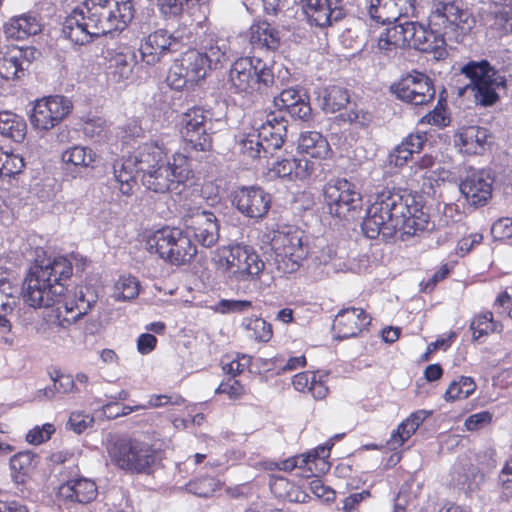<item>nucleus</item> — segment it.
Segmentation results:
<instances>
[{
    "label": "nucleus",
    "instance_id": "1",
    "mask_svg": "<svg viewBox=\"0 0 512 512\" xmlns=\"http://www.w3.org/2000/svg\"><path fill=\"white\" fill-rule=\"evenodd\" d=\"M429 216L405 191L387 190L379 193L367 209L362 231L367 238L390 239L397 232L413 236L429 230Z\"/></svg>",
    "mask_w": 512,
    "mask_h": 512
},
{
    "label": "nucleus",
    "instance_id": "2",
    "mask_svg": "<svg viewBox=\"0 0 512 512\" xmlns=\"http://www.w3.org/2000/svg\"><path fill=\"white\" fill-rule=\"evenodd\" d=\"M133 17L130 0H85L65 19L64 32L72 41L85 44L93 37L124 30Z\"/></svg>",
    "mask_w": 512,
    "mask_h": 512
},
{
    "label": "nucleus",
    "instance_id": "3",
    "mask_svg": "<svg viewBox=\"0 0 512 512\" xmlns=\"http://www.w3.org/2000/svg\"><path fill=\"white\" fill-rule=\"evenodd\" d=\"M71 262L63 257L40 256L30 267L23 282V299L33 308H50L65 292L62 281L72 275Z\"/></svg>",
    "mask_w": 512,
    "mask_h": 512
},
{
    "label": "nucleus",
    "instance_id": "4",
    "mask_svg": "<svg viewBox=\"0 0 512 512\" xmlns=\"http://www.w3.org/2000/svg\"><path fill=\"white\" fill-rule=\"evenodd\" d=\"M166 160L168 157L164 147L151 142L139 146L126 159L115 163L114 176L121 193L130 196L137 186L136 174H147Z\"/></svg>",
    "mask_w": 512,
    "mask_h": 512
},
{
    "label": "nucleus",
    "instance_id": "5",
    "mask_svg": "<svg viewBox=\"0 0 512 512\" xmlns=\"http://www.w3.org/2000/svg\"><path fill=\"white\" fill-rule=\"evenodd\" d=\"M288 121L284 116L269 113L266 121L258 128H252L238 142L239 152L250 159H258L272 154L284 143Z\"/></svg>",
    "mask_w": 512,
    "mask_h": 512
},
{
    "label": "nucleus",
    "instance_id": "6",
    "mask_svg": "<svg viewBox=\"0 0 512 512\" xmlns=\"http://www.w3.org/2000/svg\"><path fill=\"white\" fill-rule=\"evenodd\" d=\"M229 82L237 93L252 95L267 94L274 87L278 88V78L273 67H269L259 58L241 57L230 68Z\"/></svg>",
    "mask_w": 512,
    "mask_h": 512
},
{
    "label": "nucleus",
    "instance_id": "7",
    "mask_svg": "<svg viewBox=\"0 0 512 512\" xmlns=\"http://www.w3.org/2000/svg\"><path fill=\"white\" fill-rule=\"evenodd\" d=\"M146 249L172 265L189 263L197 254L196 245L179 228L165 227L148 236Z\"/></svg>",
    "mask_w": 512,
    "mask_h": 512
},
{
    "label": "nucleus",
    "instance_id": "8",
    "mask_svg": "<svg viewBox=\"0 0 512 512\" xmlns=\"http://www.w3.org/2000/svg\"><path fill=\"white\" fill-rule=\"evenodd\" d=\"M461 74L470 80L466 88L474 92L476 104L488 107L500 98L498 91L506 88V78L487 60L470 61L460 69Z\"/></svg>",
    "mask_w": 512,
    "mask_h": 512
},
{
    "label": "nucleus",
    "instance_id": "9",
    "mask_svg": "<svg viewBox=\"0 0 512 512\" xmlns=\"http://www.w3.org/2000/svg\"><path fill=\"white\" fill-rule=\"evenodd\" d=\"M271 248L274 265L283 274L296 271L308 254L303 231L291 227L274 233Z\"/></svg>",
    "mask_w": 512,
    "mask_h": 512
},
{
    "label": "nucleus",
    "instance_id": "10",
    "mask_svg": "<svg viewBox=\"0 0 512 512\" xmlns=\"http://www.w3.org/2000/svg\"><path fill=\"white\" fill-rule=\"evenodd\" d=\"M264 266V262L250 246L236 244L220 250L219 268L230 273L237 281L255 279L262 273Z\"/></svg>",
    "mask_w": 512,
    "mask_h": 512
},
{
    "label": "nucleus",
    "instance_id": "11",
    "mask_svg": "<svg viewBox=\"0 0 512 512\" xmlns=\"http://www.w3.org/2000/svg\"><path fill=\"white\" fill-rule=\"evenodd\" d=\"M107 451L111 461L119 468L128 471H146L156 459L148 444L117 438L108 443Z\"/></svg>",
    "mask_w": 512,
    "mask_h": 512
},
{
    "label": "nucleus",
    "instance_id": "12",
    "mask_svg": "<svg viewBox=\"0 0 512 512\" xmlns=\"http://www.w3.org/2000/svg\"><path fill=\"white\" fill-rule=\"evenodd\" d=\"M192 177L188 159L182 154L173 156V162L166 160L160 166L142 175V184L155 193H166L185 183Z\"/></svg>",
    "mask_w": 512,
    "mask_h": 512
},
{
    "label": "nucleus",
    "instance_id": "13",
    "mask_svg": "<svg viewBox=\"0 0 512 512\" xmlns=\"http://www.w3.org/2000/svg\"><path fill=\"white\" fill-rule=\"evenodd\" d=\"M181 134L186 144L196 151L212 148L213 121L211 114L202 108H192L182 115Z\"/></svg>",
    "mask_w": 512,
    "mask_h": 512
},
{
    "label": "nucleus",
    "instance_id": "14",
    "mask_svg": "<svg viewBox=\"0 0 512 512\" xmlns=\"http://www.w3.org/2000/svg\"><path fill=\"white\" fill-rule=\"evenodd\" d=\"M324 200L331 215L348 218L361 208L362 197L356 186L346 179H332L324 187Z\"/></svg>",
    "mask_w": 512,
    "mask_h": 512
},
{
    "label": "nucleus",
    "instance_id": "15",
    "mask_svg": "<svg viewBox=\"0 0 512 512\" xmlns=\"http://www.w3.org/2000/svg\"><path fill=\"white\" fill-rule=\"evenodd\" d=\"M189 39V35H185L184 31L176 30L169 33L165 29H159L149 34L140 44L141 60L148 66H154L167 53L178 52Z\"/></svg>",
    "mask_w": 512,
    "mask_h": 512
},
{
    "label": "nucleus",
    "instance_id": "16",
    "mask_svg": "<svg viewBox=\"0 0 512 512\" xmlns=\"http://www.w3.org/2000/svg\"><path fill=\"white\" fill-rule=\"evenodd\" d=\"M397 99L414 106H425L435 98L432 80L421 72L414 71L391 86Z\"/></svg>",
    "mask_w": 512,
    "mask_h": 512
},
{
    "label": "nucleus",
    "instance_id": "17",
    "mask_svg": "<svg viewBox=\"0 0 512 512\" xmlns=\"http://www.w3.org/2000/svg\"><path fill=\"white\" fill-rule=\"evenodd\" d=\"M72 108V102L64 96L55 95L39 99L30 113L31 125L37 130L48 131L63 121Z\"/></svg>",
    "mask_w": 512,
    "mask_h": 512
},
{
    "label": "nucleus",
    "instance_id": "18",
    "mask_svg": "<svg viewBox=\"0 0 512 512\" xmlns=\"http://www.w3.org/2000/svg\"><path fill=\"white\" fill-rule=\"evenodd\" d=\"M187 230L203 247L210 248L219 240V223L213 212L200 208H189L184 214Z\"/></svg>",
    "mask_w": 512,
    "mask_h": 512
},
{
    "label": "nucleus",
    "instance_id": "19",
    "mask_svg": "<svg viewBox=\"0 0 512 512\" xmlns=\"http://www.w3.org/2000/svg\"><path fill=\"white\" fill-rule=\"evenodd\" d=\"M368 15L381 24L418 17L417 0H369Z\"/></svg>",
    "mask_w": 512,
    "mask_h": 512
},
{
    "label": "nucleus",
    "instance_id": "20",
    "mask_svg": "<svg viewBox=\"0 0 512 512\" xmlns=\"http://www.w3.org/2000/svg\"><path fill=\"white\" fill-rule=\"evenodd\" d=\"M233 204L244 216L260 219L267 214L271 198L259 187H242L234 192Z\"/></svg>",
    "mask_w": 512,
    "mask_h": 512
},
{
    "label": "nucleus",
    "instance_id": "21",
    "mask_svg": "<svg viewBox=\"0 0 512 512\" xmlns=\"http://www.w3.org/2000/svg\"><path fill=\"white\" fill-rule=\"evenodd\" d=\"M433 7L429 15V23L432 26L447 29L465 30V24L469 19L467 12L460 10L451 0H432Z\"/></svg>",
    "mask_w": 512,
    "mask_h": 512
},
{
    "label": "nucleus",
    "instance_id": "22",
    "mask_svg": "<svg viewBox=\"0 0 512 512\" xmlns=\"http://www.w3.org/2000/svg\"><path fill=\"white\" fill-rule=\"evenodd\" d=\"M304 12L310 23L318 27L331 26L345 17V10L340 6L342 0H302Z\"/></svg>",
    "mask_w": 512,
    "mask_h": 512
},
{
    "label": "nucleus",
    "instance_id": "23",
    "mask_svg": "<svg viewBox=\"0 0 512 512\" xmlns=\"http://www.w3.org/2000/svg\"><path fill=\"white\" fill-rule=\"evenodd\" d=\"M493 179L484 170L473 171L460 183V191L474 206L484 205L492 194Z\"/></svg>",
    "mask_w": 512,
    "mask_h": 512
},
{
    "label": "nucleus",
    "instance_id": "24",
    "mask_svg": "<svg viewBox=\"0 0 512 512\" xmlns=\"http://www.w3.org/2000/svg\"><path fill=\"white\" fill-rule=\"evenodd\" d=\"M249 43L254 50L276 51L281 45L278 29L267 21H258L249 28Z\"/></svg>",
    "mask_w": 512,
    "mask_h": 512
},
{
    "label": "nucleus",
    "instance_id": "25",
    "mask_svg": "<svg viewBox=\"0 0 512 512\" xmlns=\"http://www.w3.org/2000/svg\"><path fill=\"white\" fill-rule=\"evenodd\" d=\"M97 494L95 482L86 478L69 480L58 489L59 498L78 503H89L96 498Z\"/></svg>",
    "mask_w": 512,
    "mask_h": 512
},
{
    "label": "nucleus",
    "instance_id": "26",
    "mask_svg": "<svg viewBox=\"0 0 512 512\" xmlns=\"http://www.w3.org/2000/svg\"><path fill=\"white\" fill-rule=\"evenodd\" d=\"M314 170V163L305 158L294 157L283 158L272 167L275 175L290 180H305L311 176Z\"/></svg>",
    "mask_w": 512,
    "mask_h": 512
},
{
    "label": "nucleus",
    "instance_id": "27",
    "mask_svg": "<svg viewBox=\"0 0 512 512\" xmlns=\"http://www.w3.org/2000/svg\"><path fill=\"white\" fill-rule=\"evenodd\" d=\"M298 151L315 159H326L331 152L328 141L316 131L301 133L298 139Z\"/></svg>",
    "mask_w": 512,
    "mask_h": 512
},
{
    "label": "nucleus",
    "instance_id": "28",
    "mask_svg": "<svg viewBox=\"0 0 512 512\" xmlns=\"http://www.w3.org/2000/svg\"><path fill=\"white\" fill-rule=\"evenodd\" d=\"M485 25L501 37L512 32V5H493L484 18Z\"/></svg>",
    "mask_w": 512,
    "mask_h": 512
},
{
    "label": "nucleus",
    "instance_id": "29",
    "mask_svg": "<svg viewBox=\"0 0 512 512\" xmlns=\"http://www.w3.org/2000/svg\"><path fill=\"white\" fill-rule=\"evenodd\" d=\"M40 31L41 24L38 18L31 14L13 17L4 25V32L9 38L24 39Z\"/></svg>",
    "mask_w": 512,
    "mask_h": 512
},
{
    "label": "nucleus",
    "instance_id": "30",
    "mask_svg": "<svg viewBox=\"0 0 512 512\" xmlns=\"http://www.w3.org/2000/svg\"><path fill=\"white\" fill-rule=\"evenodd\" d=\"M490 135L486 128L469 126L461 130L459 140L466 153L481 154Z\"/></svg>",
    "mask_w": 512,
    "mask_h": 512
},
{
    "label": "nucleus",
    "instance_id": "31",
    "mask_svg": "<svg viewBox=\"0 0 512 512\" xmlns=\"http://www.w3.org/2000/svg\"><path fill=\"white\" fill-rule=\"evenodd\" d=\"M26 132L27 125L21 116L11 111H0V135L20 143Z\"/></svg>",
    "mask_w": 512,
    "mask_h": 512
},
{
    "label": "nucleus",
    "instance_id": "32",
    "mask_svg": "<svg viewBox=\"0 0 512 512\" xmlns=\"http://www.w3.org/2000/svg\"><path fill=\"white\" fill-rule=\"evenodd\" d=\"M178 61L184 68L186 75L188 74L190 80L195 84L206 77L209 68L207 67V60L201 52L195 49L188 50Z\"/></svg>",
    "mask_w": 512,
    "mask_h": 512
},
{
    "label": "nucleus",
    "instance_id": "33",
    "mask_svg": "<svg viewBox=\"0 0 512 512\" xmlns=\"http://www.w3.org/2000/svg\"><path fill=\"white\" fill-rule=\"evenodd\" d=\"M203 49L202 56L207 60V67L217 68L227 59L229 44L226 39L209 36L204 40Z\"/></svg>",
    "mask_w": 512,
    "mask_h": 512
},
{
    "label": "nucleus",
    "instance_id": "34",
    "mask_svg": "<svg viewBox=\"0 0 512 512\" xmlns=\"http://www.w3.org/2000/svg\"><path fill=\"white\" fill-rule=\"evenodd\" d=\"M270 490L279 499L289 502H304L307 495L300 488L282 476L272 477Z\"/></svg>",
    "mask_w": 512,
    "mask_h": 512
},
{
    "label": "nucleus",
    "instance_id": "35",
    "mask_svg": "<svg viewBox=\"0 0 512 512\" xmlns=\"http://www.w3.org/2000/svg\"><path fill=\"white\" fill-rule=\"evenodd\" d=\"M440 30L439 28L438 30L426 29L419 23L413 48L422 52H433L440 49L445 44Z\"/></svg>",
    "mask_w": 512,
    "mask_h": 512
},
{
    "label": "nucleus",
    "instance_id": "36",
    "mask_svg": "<svg viewBox=\"0 0 512 512\" xmlns=\"http://www.w3.org/2000/svg\"><path fill=\"white\" fill-rule=\"evenodd\" d=\"M22 51L12 49L0 57V77L5 80L20 78L24 74Z\"/></svg>",
    "mask_w": 512,
    "mask_h": 512
},
{
    "label": "nucleus",
    "instance_id": "37",
    "mask_svg": "<svg viewBox=\"0 0 512 512\" xmlns=\"http://www.w3.org/2000/svg\"><path fill=\"white\" fill-rule=\"evenodd\" d=\"M350 101L347 89L340 86H329L322 92V108L326 112L334 113L343 109Z\"/></svg>",
    "mask_w": 512,
    "mask_h": 512
},
{
    "label": "nucleus",
    "instance_id": "38",
    "mask_svg": "<svg viewBox=\"0 0 512 512\" xmlns=\"http://www.w3.org/2000/svg\"><path fill=\"white\" fill-rule=\"evenodd\" d=\"M38 456L30 451L15 454L10 459V468L16 482H23V477L36 466Z\"/></svg>",
    "mask_w": 512,
    "mask_h": 512
},
{
    "label": "nucleus",
    "instance_id": "39",
    "mask_svg": "<svg viewBox=\"0 0 512 512\" xmlns=\"http://www.w3.org/2000/svg\"><path fill=\"white\" fill-rule=\"evenodd\" d=\"M140 292V282L134 276H121L114 283L112 297L116 301H130L135 299Z\"/></svg>",
    "mask_w": 512,
    "mask_h": 512
},
{
    "label": "nucleus",
    "instance_id": "40",
    "mask_svg": "<svg viewBox=\"0 0 512 512\" xmlns=\"http://www.w3.org/2000/svg\"><path fill=\"white\" fill-rule=\"evenodd\" d=\"M95 160L92 149L84 146H73L62 153V161L75 167H89Z\"/></svg>",
    "mask_w": 512,
    "mask_h": 512
},
{
    "label": "nucleus",
    "instance_id": "41",
    "mask_svg": "<svg viewBox=\"0 0 512 512\" xmlns=\"http://www.w3.org/2000/svg\"><path fill=\"white\" fill-rule=\"evenodd\" d=\"M136 55L117 54L111 61V75L117 82L129 79L133 74Z\"/></svg>",
    "mask_w": 512,
    "mask_h": 512
},
{
    "label": "nucleus",
    "instance_id": "42",
    "mask_svg": "<svg viewBox=\"0 0 512 512\" xmlns=\"http://www.w3.org/2000/svg\"><path fill=\"white\" fill-rule=\"evenodd\" d=\"M184 403V399L179 395H151L147 404L145 405H135V406H123L122 413L123 415H128L134 411H138L141 409L147 408H157L165 405H181Z\"/></svg>",
    "mask_w": 512,
    "mask_h": 512
},
{
    "label": "nucleus",
    "instance_id": "43",
    "mask_svg": "<svg viewBox=\"0 0 512 512\" xmlns=\"http://www.w3.org/2000/svg\"><path fill=\"white\" fill-rule=\"evenodd\" d=\"M476 385L471 377L461 376L459 380L453 381L445 392V399L452 401L466 399L475 390Z\"/></svg>",
    "mask_w": 512,
    "mask_h": 512
},
{
    "label": "nucleus",
    "instance_id": "44",
    "mask_svg": "<svg viewBox=\"0 0 512 512\" xmlns=\"http://www.w3.org/2000/svg\"><path fill=\"white\" fill-rule=\"evenodd\" d=\"M340 118L342 121L348 122L360 129H367L374 120V116L370 111L357 105L351 108L348 112L342 113Z\"/></svg>",
    "mask_w": 512,
    "mask_h": 512
},
{
    "label": "nucleus",
    "instance_id": "45",
    "mask_svg": "<svg viewBox=\"0 0 512 512\" xmlns=\"http://www.w3.org/2000/svg\"><path fill=\"white\" fill-rule=\"evenodd\" d=\"M329 446H319L314 451L308 452L305 455L308 463V470L313 473L315 470L320 472H326L329 470V464L326 462V458L330 454Z\"/></svg>",
    "mask_w": 512,
    "mask_h": 512
},
{
    "label": "nucleus",
    "instance_id": "46",
    "mask_svg": "<svg viewBox=\"0 0 512 512\" xmlns=\"http://www.w3.org/2000/svg\"><path fill=\"white\" fill-rule=\"evenodd\" d=\"M306 95L295 88L283 89L278 96L274 97V105L279 110L277 115H281L283 110H289L293 105L302 100ZM276 114V112H274Z\"/></svg>",
    "mask_w": 512,
    "mask_h": 512
},
{
    "label": "nucleus",
    "instance_id": "47",
    "mask_svg": "<svg viewBox=\"0 0 512 512\" xmlns=\"http://www.w3.org/2000/svg\"><path fill=\"white\" fill-rule=\"evenodd\" d=\"M166 80L168 85L175 90H181L185 87L195 85V83L190 80V77L188 75L186 76L185 70L178 60L170 67Z\"/></svg>",
    "mask_w": 512,
    "mask_h": 512
},
{
    "label": "nucleus",
    "instance_id": "48",
    "mask_svg": "<svg viewBox=\"0 0 512 512\" xmlns=\"http://www.w3.org/2000/svg\"><path fill=\"white\" fill-rule=\"evenodd\" d=\"M24 159L20 155L2 152L0 154V173L5 176H12L22 172Z\"/></svg>",
    "mask_w": 512,
    "mask_h": 512
},
{
    "label": "nucleus",
    "instance_id": "49",
    "mask_svg": "<svg viewBox=\"0 0 512 512\" xmlns=\"http://www.w3.org/2000/svg\"><path fill=\"white\" fill-rule=\"evenodd\" d=\"M251 360L252 357L247 354H237L236 358L231 360L225 357L221 361L222 369L226 374L235 377L250 367Z\"/></svg>",
    "mask_w": 512,
    "mask_h": 512
},
{
    "label": "nucleus",
    "instance_id": "50",
    "mask_svg": "<svg viewBox=\"0 0 512 512\" xmlns=\"http://www.w3.org/2000/svg\"><path fill=\"white\" fill-rule=\"evenodd\" d=\"M190 491L200 497H210L221 488V484L213 477L200 478L190 485Z\"/></svg>",
    "mask_w": 512,
    "mask_h": 512
},
{
    "label": "nucleus",
    "instance_id": "51",
    "mask_svg": "<svg viewBox=\"0 0 512 512\" xmlns=\"http://www.w3.org/2000/svg\"><path fill=\"white\" fill-rule=\"evenodd\" d=\"M93 423L94 418L91 415L82 411H75L70 414L66 428L76 434H81L92 427Z\"/></svg>",
    "mask_w": 512,
    "mask_h": 512
},
{
    "label": "nucleus",
    "instance_id": "52",
    "mask_svg": "<svg viewBox=\"0 0 512 512\" xmlns=\"http://www.w3.org/2000/svg\"><path fill=\"white\" fill-rule=\"evenodd\" d=\"M245 329L248 337L256 341L267 342L272 337V327L269 322H248Z\"/></svg>",
    "mask_w": 512,
    "mask_h": 512
},
{
    "label": "nucleus",
    "instance_id": "53",
    "mask_svg": "<svg viewBox=\"0 0 512 512\" xmlns=\"http://www.w3.org/2000/svg\"><path fill=\"white\" fill-rule=\"evenodd\" d=\"M412 423H409L407 420H404L399 424L396 431H394L389 440V444L393 448H398L402 446L417 430Z\"/></svg>",
    "mask_w": 512,
    "mask_h": 512
},
{
    "label": "nucleus",
    "instance_id": "54",
    "mask_svg": "<svg viewBox=\"0 0 512 512\" xmlns=\"http://www.w3.org/2000/svg\"><path fill=\"white\" fill-rule=\"evenodd\" d=\"M331 331L335 339L344 340L357 336L361 328L357 325V322H333Z\"/></svg>",
    "mask_w": 512,
    "mask_h": 512
},
{
    "label": "nucleus",
    "instance_id": "55",
    "mask_svg": "<svg viewBox=\"0 0 512 512\" xmlns=\"http://www.w3.org/2000/svg\"><path fill=\"white\" fill-rule=\"evenodd\" d=\"M55 432V427L51 423H45L42 426H35L27 435L26 440L33 445H39L49 440Z\"/></svg>",
    "mask_w": 512,
    "mask_h": 512
},
{
    "label": "nucleus",
    "instance_id": "56",
    "mask_svg": "<svg viewBox=\"0 0 512 512\" xmlns=\"http://www.w3.org/2000/svg\"><path fill=\"white\" fill-rule=\"evenodd\" d=\"M216 394H225L231 400L240 399L245 394L244 386L236 379L222 381L215 390Z\"/></svg>",
    "mask_w": 512,
    "mask_h": 512
},
{
    "label": "nucleus",
    "instance_id": "57",
    "mask_svg": "<svg viewBox=\"0 0 512 512\" xmlns=\"http://www.w3.org/2000/svg\"><path fill=\"white\" fill-rule=\"evenodd\" d=\"M470 330L474 340H481L491 332L502 330L501 322H471Z\"/></svg>",
    "mask_w": 512,
    "mask_h": 512
},
{
    "label": "nucleus",
    "instance_id": "58",
    "mask_svg": "<svg viewBox=\"0 0 512 512\" xmlns=\"http://www.w3.org/2000/svg\"><path fill=\"white\" fill-rule=\"evenodd\" d=\"M252 307V302L247 300H221L217 306L216 311L226 313H240L249 310Z\"/></svg>",
    "mask_w": 512,
    "mask_h": 512
},
{
    "label": "nucleus",
    "instance_id": "59",
    "mask_svg": "<svg viewBox=\"0 0 512 512\" xmlns=\"http://www.w3.org/2000/svg\"><path fill=\"white\" fill-rule=\"evenodd\" d=\"M491 234L495 240L512 238V219L508 217L498 219L491 227Z\"/></svg>",
    "mask_w": 512,
    "mask_h": 512
},
{
    "label": "nucleus",
    "instance_id": "60",
    "mask_svg": "<svg viewBox=\"0 0 512 512\" xmlns=\"http://www.w3.org/2000/svg\"><path fill=\"white\" fill-rule=\"evenodd\" d=\"M492 420V414L488 411H482L479 413H475L470 415L465 420V427L468 431L478 430L485 425L489 424Z\"/></svg>",
    "mask_w": 512,
    "mask_h": 512
},
{
    "label": "nucleus",
    "instance_id": "61",
    "mask_svg": "<svg viewBox=\"0 0 512 512\" xmlns=\"http://www.w3.org/2000/svg\"><path fill=\"white\" fill-rule=\"evenodd\" d=\"M287 112L291 117L302 121H308L312 115V110L306 96L287 110Z\"/></svg>",
    "mask_w": 512,
    "mask_h": 512
},
{
    "label": "nucleus",
    "instance_id": "62",
    "mask_svg": "<svg viewBox=\"0 0 512 512\" xmlns=\"http://www.w3.org/2000/svg\"><path fill=\"white\" fill-rule=\"evenodd\" d=\"M401 19L391 22L389 27L385 29L388 36L390 37V41L392 40V43L394 45H397L398 47L403 48L404 47V22H400Z\"/></svg>",
    "mask_w": 512,
    "mask_h": 512
},
{
    "label": "nucleus",
    "instance_id": "63",
    "mask_svg": "<svg viewBox=\"0 0 512 512\" xmlns=\"http://www.w3.org/2000/svg\"><path fill=\"white\" fill-rule=\"evenodd\" d=\"M96 303L95 296L87 291L86 294L81 293L76 301L77 314L73 317V320H79L85 316L89 309Z\"/></svg>",
    "mask_w": 512,
    "mask_h": 512
},
{
    "label": "nucleus",
    "instance_id": "64",
    "mask_svg": "<svg viewBox=\"0 0 512 512\" xmlns=\"http://www.w3.org/2000/svg\"><path fill=\"white\" fill-rule=\"evenodd\" d=\"M309 487L311 492L318 498H321L325 501L334 499V491L331 488L325 486L320 479L311 480Z\"/></svg>",
    "mask_w": 512,
    "mask_h": 512
}]
</instances>
